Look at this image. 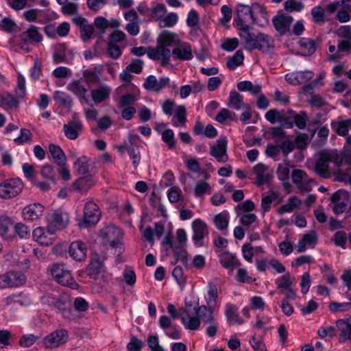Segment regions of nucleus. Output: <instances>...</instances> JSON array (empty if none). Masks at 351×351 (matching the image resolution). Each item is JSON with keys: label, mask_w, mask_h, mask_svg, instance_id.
Instances as JSON below:
<instances>
[{"label": "nucleus", "mask_w": 351, "mask_h": 351, "mask_svg": "<svg viewBox=\"0 0 351 351\" xmlns=\"http://www.w3.org/2000/svg\"><path fill=\"white\" fill-rule=\"evenodd\" d=\"M178 21V14L175 12H170L167 15H164L159 21L158 25L161 27H172L177 24Z\"/></svg>", "instance_id": "nucleus-64"}, {"label": "nucleus", "mask_w": 351, "mask_h": 351, "mask_svg": "<svg viewBox=\"0 0 351 351\" xmlns=\"http://www.w3.org/2000/svg\"><path fill=\"white\" fill-rule=\"evenodd\" d=\"M118 94H121L117 104L118 107L133 106L139 99L140 90L132 83L123 84L117 88Z\"/></svg>", "instance_id": "nucleus-2"}, {"label": "nucleus", "mask_w": 351, "mask_h": 351, "mask_svg": "<svg viewBox=\"0 0 351 351\" xmlns=\"http://www.w3.org/2000/svg\"><path fill=\"white\" fill-rule=\"evenodd\" d=\"M228 140L226 136H221L215 145L210 147V154L217 162H226L228 160L227 154Z\"/></svg>", "instance_id": "nucleus-14"}, {"label": "nucleus", "mask_w": 351, "mask_h": 351, "mask_svg": "<svg viewBox=\"0 0 351 351\" xmlns=\"http://www.w3.org/2000/svg\"><path fill=\"white\" fill-rule=\"evenodd\" d=\"M237 217L239 218L240 223L245 227L250 226L256 220V216L252 212H239L237 211Z\"/></svg>", "instance_id": "nucleus-63"}, {"label": "nucleus", "mask_w": 351, "mask_h": 351, "mask_svg": "<svg viewBox=\"0 0 351 351\" xmlns=\"http://www.w3.org/2000/svg\"><path fill=\"white\" fill-rule=\"evenodd\" d=\"M215 310L216 308L205 305L194 308L195 315L199 318L200 322L204 324H208L215 320L213 313Z\"/></svg>", "instance_id": "nucleus-37"}, {"label": "nucleus", "mask_w": 351, "mask_h": 351, "mask_svg": "<svg viewBox=\"0 0 351 351\" xmlns=\"http://www.w3.org/2000/svg\"><path fill=\"white\" fill-rule=\"evenodd\" d=\"M317 234L314 230L304 234L298 242V252L301 253L305 252L307 248H313L317 244Z\"/></svg>", "instance_id": "nucleus-29"}, {"label": "nucleus", "mask_w": 351, "mask_h": 351, "mask_svg": "<svg viewBox=\"0 0 351 351\" xmlns=\"http://www.w3.org/2000/svg\"><path fill=\"white\" fill-rule=\"evenodd\" d=\"M47 218L48 228L54 232L66 227L69 221V214L60 210L48 214Z\"/></svg>", "instance_id": "nucleus-9"}, {"label": "nucleus", "mask_w": 351, "mask_h": 351, "mask_svg": "<svg viewBox=\"0 0 351 351\" xmlns=\"http://www.w3.org/2000/svg\"><path fill=\"white\" fill-rule=\"evenodd\" d=\"M248 104H245L243 97L237 91H231L229 95L228 106L236 110H240Z\"/></svg>", "instance_id": "nucleus-49"}, {"label": "nucleus", "mask_w": 351, "mask_h": 351, "mask_svg": "<svg viewBox=\"0 0 351 351\" xmlns=\"http://www.w3.org/2000/svg\"><path fill=\"white\" fill-rule=\"evenodd\" d=\"M12 225V219L4 215L0 216V236L7 239L14 237L10 233V227Z\"/></svg>", "instance_id": "nucleus-51"}, {"label": "nucleus", "mask_w": 351, "mask_h": 351, "mask_svg": "<svg viewBox=\"0 0 351 351\" xmlns=\"http://www.w3.org/2000/svg\"><path fill=\"white\" fill-rule=\"evenodd\" d=\"M86 251V245L80 241L71 243L69 248V255L77 261H82L85 259Z\"/></svg>", "instance_id": "nucleus-31"}, {"label": "nucleus", "mask_w": 351, "mask_h": 351, "mask_svg": "<svg viewBox=\"0 0 351 351\" xmlns=\"http://www.w3.org/2000/svg\"><path fill=\"white\" fill-rule=\"evenodd\" d=\"M225 315L230 323L240 325L244 322L243 319L237 313L236 307L231 304H226Z\"/></svg>", "instance_id": "nucleus-53"}, {"label": "nucleus", "mask_w": 351, "mask_h": 351, "mask_svg": "<svg viewBox=\"0 0 351 351\" xmlns=\"http://www.w3.org/2000/svg\"><path fill=\"white\" fill-rule=\"evenodd\" d=\"M236 11L237 19L234 20V25L248 24L250 21H252L254 4L249 6L239 3L237 5Z\"/></svg>", "instance_id": "nucleus-18"}, {"label": "nucleus", "mask_w": 351, "mask_h": 351, "mask_svg": "<svg viewBox=\"0 0 351 351\" xmlns=\"http://www.w3.org/2000/svg\"><path fill=\"white\" fill-rule=\"evenodd\" d=\"M119 25V21L115 19H111L108 21L103 16H97L94 20V25L101 33H104L108 27L117 28Z\"/></svg>", "instance_id": "nucleus-43"}, {"label": "nucleus", "mask_w": 351, "mask_h": 351, "mask_svg": "<svg viewBox=\"0 0 351 351\" xmlns=\"http://www.w3.org/2000/svg\"><path fill=\"white\" fill-rule=\"evenodd\" d=\"M65 136L70 140L76 139L82 131V125L80 121H71L64 125Z\"/></svg>", "instance_id": "nucleus-41"}, {"label": "nucleus", "mask_w": 351, "mask_h": 351, "mask_svg": "<svg viewBox=\"0 0 351 351\" xmlns=\"http://www.w3.org/2000/svg\"><path fill=\"white\" fill-rule=\"evenodd\" d=\"M5 302L7 305L17 304L22 306H28L32 304L30 297L23 293L12 294L5 299Z\"/></svg>", "instance_id": "nucleus-38"}, {"label": "nucleus", "mask_w": 351, "mask_h": 351, "mask_svg": "<svg viewBox=\"0 0 351 351\" xmlns=\"http://www.w3.org/2000/svg\"><path fill=\"white\" fill-rule=\"evenodd\" d=\"M26 281L23 274L19 272H8L0 275V288L16 287L23 285Z\"/></svg>", "instance_id": "nucleus-11"}, {"label": "nucleus", "mask_w": 351, "mask_h": 351, "mask_svg": "<svg viewBox=\"0 0 351 351\" xmlns=\"http://www.w3.org/2000/svg\"><path fill=\"white\" fill-rule=\"evenodd\" d=\"M67 339L68 334L66 330L61 329L56 330L47 336L44 339V343L46 346L55 348L64 344Z\"/></svg>", "instance_id": "nucleus-23"}, {"label": "nucleus", "mask_w": 351, "mask_h": 351, "mask_svg": "<svg viewBox=\"0 0 351 351\" xmlns=\"http://www.w3.org/2000/svg\"><path fill=\"white\" fill-rule=\"evenodd\" d=\"M134 137H138V136H129V141L131 143V146L128 148V153L130 156V158L132 160V165L134 169L137 168L141 161V154L140 150L138 146L134 145L133 141H134Z\"/></svg>", "instance_id": "nucleus-48"}, {"label": "nucleus", "mask_w": 351, "mask_h": 351, "mask_svg": "<svg viewBox=\"0 0 351 351\" xmlns=\"http://www.w3.org/2000/svg\"><path fill=\"white\" fill-rule=\"evenodd\" d=\"M212 186L206 181H198L193 187V195L198 199H202L206 195H210L212 192Z\"/></svg>", "instance_id": "nucleus-44"}, {"label": "nucleus", "mask_w": 351, "mask_h": 351, "mask_svg": "<svg viewBox=\"0 0 351 351\" xmlns=\"http://www.w3.org/2000/svg\"><path fill=\"white\" fill-rule=\"evenodd\" d=\"M171 56L176 60H191L193 58L192 47L189 43L180 40L176 47H173Z\"/></svg>", "instance_id": "nucleus-15"}, {"label": "nucleus", "mask_w": 351, "mask_h": 351, "mask_svg": "<svg viewBox=\"0 0 351 351\" xmlns=\"http://www.w3.org/2000/svg\"><path fill=\"white\" fill-rule=\"evenodd\" d=\"M217 297L218 291L217 286L214 284H209L207 293L205 295L207 306L217 309L219 306V303L217 301Z\"/></svg>", "instance_id": "nucleus-47"}, {"label": "nucleus", "mask_w": 351, "mask_h": 351, "mask_svg": "<svg viewBox=\"0 0 351 351\" xmlns=\"http://www.w3.org/2000/svg\"><path fill=\"white\" fill-rule=\"evenodd\" d=\"M341 7L343 10H351V0H339L327 5L326 11L329 14L336 12Z\"/></svg>", "instance_id": "nucleus-58"}, {"label": "nucleus", "mask_w": 351, "mask_h": 351, "mask_svg": "<svg viewBox=\"0 0 351 351\" xmlns=\"http://www.w3.org/2000/svg\"><path fill=\"white\" fill-rule=\"evenodd\" d=\"M339 156L337 152H324L319 154V157L315 165V171L323 178H328L330 174H337L339 180H344L351 184V175L341 169Z\"/></svg>", "instance_id": "nucleus-1"}, {"label": "nucleus", "mask_w": 351, "mask_h": 351, "mask_svg": "<svg viewBox=\"0 0 351 351\" xmlns=\"http://www.w3.org/2000/svg\"><path fill=\"white\" fill-rule=\"evenodd\" d=\"M260 27H265L269 23V16L265 8L258 3L254 4L252 21Z\"/></svg>", "instance_id": "nucleus-34"}, {"label": "nucleus", "mask_w": 351, "mask_h": 351, "mask_svg": "<svg viewBox=\"0 0 351 351\" xmlns=\"http://www.w3.org/2000/svg\"><path fill=\"white\" fill-rule=\"evenodd\" d=\"M182 311L180 318L184 328L190 330H198L200 326L199 318L196 315H193L186 308Z\"/></svg>", "instance_id": "nucleus-30"}, {"label": "nucleus", "mask_w": 351, "mask_h": 351, "mask_svg": "<svg viewBox=\"0 0 351 351\" xmlns=\"http://www.w3.org/2000/svg\"><path fill=\"white\" fill-rule=\"evenodd\" d=\"M336 326L339 331V341L351 342V317L337 320Z\"/></svg>", "instance_id": "nucleus-27"}, {"label": "nucleus", "mask_w": 351, "mask_h": 351, "mask_svg": "<svg viewBox=\"0 0 351 351\" xmlns=\"http://www.w3.org/2000/svg\"><path fill=\"white\" fill-rule=\"evenodd\" d=\"M302 204V201L295 196L290 197L287 202L282 205L278 210L279 215L291 213Z\"/></svg>", "instance_id": "nucleus-55"}, {"label": "nucleus", "mask_w": 351, "mask_h": 351, "mask_svg": "<svg viewBox=\"0 0 351 351\" xmlns=\"http://www.w3.org/2000/svg\"><path fill=\"white\" fill-rule=\"evenodd\" d=\"M81 176L73 184L79 191H85L95 184L97 179L93 175L85 174Z\"/></svg>", "instance_id": "nucleus-46"}, {"label": "nucleus", "mask_w": 351, "mask_h": 351, "mask_svg": "<svg viewBox=\"0 0 351 351\" xmlns=\"http://www.w3.org/2000/svg\"><path fill=\"white\" fill-rule=\"evenodd\" d=\"M101 211L99 206L93 202H87L84 208L83 219L79 223L80 228H86L95 225L99 220Z\"/></svg>", "instance_id": "nucleus-5"}, {"label": "nucleus", "mask_w": 351, "mask_h": 351, "mask_svg": "<svg viewBox=\"0 0 351 351\" xmlns=\"http://www.w3.org/2000/svg\"><path fill=\"white\" fill-rule=\"evenodd\" d=\"M111 92L110 86L103 84L90 90L91 100L95 104H100L110 97Z\"/></svg>", "instance_id": "nucleus-28"}, {"label": "nucleus", "mask_w": 351, "mask_h": 351, "mask_svg": "<svg viewBox=\"0 0 351 351\" xmlns=\"http://www.w3.org/2000/svg\"><path fill=\"white\" fill-rule=\"evenodd\" d=\"M243 60L244 56L243 51L237 50L232 57L228 58L226 66L228 69L234 71L243 64Z\"/></svg>", "instance_id": "nucleus-56"}, {"label": "nucleus", "mask_w": 351, "mask_h": 351, "mask_svg": "<svg viewBox=\"0 0 351 351\" xmlns=\"http://www.w3.org/2000/svg\"><path fill=\"white\" fill-rule=\"evenodd\" d=\"M220 264L223 267L233 271L240 265V261L234 254L223 250L217 252Z\"/></svg>", "instance_id": "nucleus-24"}, {"label": "nucleus", "mask_w": 351, "mask_h": 351, "mask_svg": "<svg viewBox=\"0 0 351 351\" xmlns=\"http://www.w3.org/2000/svg\"><path fill=\"white\" fill-rule=\"evenodd\" d=\"M239 30V35L241 37L244 47L249 49L248 43L253 40L254 34L251 32V27L249 24L234 25Z\"/></svg>", "instance_id": "nucleus-45"}, {"label": "nucleus", "mask_w": 351, "mask_h": 351, "mask_svg": "<svg viewBox=\"0 0 351 351\" xmlns=\"http://www.w3.org/2000/svg\"><path fill=\"white\" fill-rule=\"evenodd\" d=\"M193 132L195 135L204 136L209 138H214L218 134L217 129L213 125L208 124L204 128V125L199 121H197L195 123Z\"/></svg>", "instance_id": "nucleus-36"}, {"label": "nucleus", "mask_w": 351, "mask_h": 351, "mask_svg": "<svg viewBox=\"0 0 351 351\" xmlns=\"http://www.w3.org/2000/svg\"><path fill=\"white\" fill-rule=\"evenodd\" d=\"M339 156V162L341 165L343 162L350 165L351 169V135L346 137V144L341 152H337Z\"/></svg>", "instance_id": "nucleus-52"}, {"label": "nucleus", "mask_w": 351, "mask_h": 351, "mask_svg": "<svg viewBox=\"0 0 351 351\" xmlns=\"http://www.w3.org/2000/svg\"><path fill=\"white\" fill-rule=\"evenodd\" d=\"M151 221V217L147 214H143L141 223L139 225V229L142 232L144 238L149 243L154 242V233L153 230L149 226V223Z\"/></svg>", "instance_id": "nucleus-42"}, {"label": "nucleus", "mask_w": 351, "mask_h": 351, "mask_svg": "<svg viewBox=\"0 0 351 351\" xmlns=\"http://www.w3.org/2000/svg\"><path fill=\"white\" fill-rule=\"evenodd\" d=\"M87 274L92 279L97 280L101 278L104 280H106L109 276L106 272V267L103 262L97 255L92 257L87 268Z\"/></svg>", "instance_id": "nucleus-10"}, {"label": "nucleus", "mask_w": 351, "mask_h": 351, "mask_svg": "<svg viewBox=\"0 0 351 351\" xmlns=\"http://www.w3.org/2000/svg\"><path fill=\"white\" fill-rule=\"evenodd\" d=\"M54 233L55 232L48 227L47 229L37 227L33 230L32 237L38 243L48 246L51 245L55 239Z\"/></svg>", "instance_id": "nucleus-17"}, {"label": "nucleus", "mask_w": 351, "mask_h": 351, "mask_svg": "<svg viewBox=\"0 0 351 351\" xmlns=\"http://www.w3.org/2000/svg\"><path fill=\"white\" fill-rule=\"evenodd\" d=\"M53 307L58 311L63 317L68 319L75 318V311L71 306V301L67 295L58 296Z\"/></svg>", "instance_id": "nucleus-16"}, {"label": "nucleus", "mask_w": 351, "mask_h": 351, "mask_svg": "<svg viewBox=\"0 0 351 351\" xmlns=\"http://www.w3.org/2000/svg\"><path fill=\"white\" fill-rule=\"evenodd\" d=\"M276 175L278 179L281 182V184L287 192L291 193L292 192V186L290 183V165L288 162L280 163L278 165L276 170Z\"/></svg>", "instance_id": "nucleus-21"}, {"label": "nucleus", "mask_w": 351, "mask_h": 351, "mask_svg": "<svg viewBox=\"0 0 351 351\" xmlns=\"http://www.w3.org/2000/svg\"><path fill=\"white\" fill-rule=\"evenodd\" d=\"M49 152L58 165L66 164V156L62 148L55 144H50L49 146Z\"/></svg>", "instance_id": "nucleus-50"}, {"label": "nucleus", "mask_w": 351, "mask_h": 351, "mask_svg": "<svg viewBox=\"0 0 351 351\" xmlns=\"http://www.w3.org/2000/svg\"><path fill=\"white\" fill-rule=\"evenodd\" d=\"M292 182L302 192L310 191L314 184L313 179L310 178L303 170L295 169L291 173Z\"/></svg>", "instance_id": "nucleus-8"}, {"label": "nucleus", "mask_w": 351, "mask_h": 351, "mask_svg": "<svg viewBox=\"0 0 351 351\" xmlns=\"http://www.w3.org/2000/svg\"><path fill=\"white\" fill-rule=\"evenodd\" d=\"M300 53L302 56H308L315 51V45L312 40L301 38L299 41Z\"/></svg>", "instance_id": "nucleus-61"}, {"label": "nucleus", "mask_w": 351, "mask_h": 351, "mask_svg": "<svg viewBox=\"0 0 351 351\" xmlns=\"http://www.w3.org/2000/svg\"><path fill=\"white\" fill-rule=\"evenodd\" d=\"M147 55L151 60H160L162 66L169 64L171 53L169 49L161 45L154 47H149Z\"/></svg>", "instance_id": "nucleus-12"}, {"label": "nucleus", "mask_w": 351, "mask_h": 351, "mask_svg": "<svg viewBox=\"0 0 351 351\" xmlns=\"http://www.w3.org/2000/svg\"><path fill=\"white\" fill-rule=\"evenodd\" d=\"M21 38L25 43H40L43 40V36L40 33L38 27L30 25L25 32L21 34Z\"/></svg>", "instance_id": "nucleus-39"}, {"label": "nucleus", "mask_w": 351, "mask_h": 351, "mask_svg": "<svg viewBox=\"0 0 351 351\" xmlns=\"http://www.w3.org/2000/svg\"><path fill=\"white\" fill-rule=\"evenodd\" d=\"M332 128L339 136H345L351 130V119L337 121L332 123Z\"/></svg>", "instance_id": "nucleus-57"}, {"label": "nucleus", "mask_w": 351, "mask_h": 351, "mask_svg": "<svg viewBox=\"0 0 351 351\" xmlns=\"http://www.w3.org/2000/svg\"><path fill=\"white\" fill-rule=\"evenodd\" d=\"M51 273L53 278L59 284L74 290L79 288V285L71 276V272L65 269L63 265L54 264L51 267Z\"/></svg>", "instance_id": "nucleus-4"}, {"label": "nucleus", "mask_w": 351, "mask_h": 351, "mask_svg": "<svg viewBox=\"0 0 351 351\" xmlns=\"http://www.w3.org/2000/svg\"><path fill=\"white\" fill-rule=\"evenodd\" d=\"M180 39L176 33H173L167 30L162 31L157 38L158 45H161L165 47H176Z\"/></svg>", "instance_id": "nucleus-35"}, {"label": "nucleus", "mask_w": 351, "mask_h": 351, "mask_svg": "<svg viewBox=\"0 0 351 351\" xmlns=\"http://www.w3.org/2000/svg\"><path fill=\"white\" fill-rule=\"evenodd\" d=\"M173 117L171 119L173 126L176 128L185 127L186 122V111L184 106H178L176 108Z\"/></svg>", "instance_id": "nucleus-40"}, {"label": "nucleus", "mask_w": 351, "mask_h": 351, "mask_svg": "<svg viewBox=\"0 0 351 351\" xmlns=\"http://www.w3.org/2000/svg\"><path fill=\"white\" fill-rule=\"evenodd\" d=\"M265 119L271 124L280 123L283 128L291 129L293 127V123L280 110L270 109L265 114Z\"/></svg>", "instance_id": "nucleus-19"}, {"label": "nucleus", "mask_w": 351, "mask_h": 351, "mask_svg": "<svg viewBox=\"0 0 351 351\" xmlns=\"http://www.w3.org/2000/svg\"><path fill=\"white\" fill-rule=\"evenodd\" d=\"M66 88L73 93L81 102L88 104L90 101L88 95V87L81 79L72 81L67 85Z\"/></svg>", "instance_id": "nucleus-13"}, {"label": "nucleus", "mask_w": 351, "mask_h": 351, "mask_svg": "<svg viewBox=\"0 0 351 351\" xmlns=\"http://www.w3.org/2000/svg\"><path fill=\"white\" fill-rule=\"evenodd\" d=\"M23 186V182L19 178L6 179L0 183V198H14L22 192Z\"/></svg>", "instance_id": "nucleus-3"}, {"label": "nucleus", "mask_w": 351, "mask_h": 351, "mask_svg": "<svg viewBox=\"0 0 351 351\" xmlns=\"http://www.w3.org/2000/svg\"><path fill=\"white\" fill-rule=\"evenodd\" d=\"M347 194L343 191H337L332 195V209L335 213H343L347 208L346 197Z\"/></svg>", "instance_id": "nucleus-33"}, {"label": "nucleus", "mask_w": 351, "mask_h": 351, "mask_svg": "<svg viewBox=\"0 0 351 351\" xmlns=\"http://www.w3.org/2000/svg\"><path fill=\"white\" fill-rule=\"evenodd\" d=\"M249 50L257 49L263 52L269 51L273 47L272 39L267 34H258L254 36L253 40L248 43Z\"/></svg>", "instance_id": "nucleus-20"}, {"label": "nucleus", "mask_w": 351, "mask_h": 351, "mask_svg": "<svg viewBox=\"0 0 351 351\" xmlns=\"http://www.w3.org/2000/svg\"><path fill=\"white\" fill-rule=\"evenodd\" d=\"M314 76V73L309 70L304 71H295L285 75L286 81L293 86L302 84L311 80Z\"/></svg>", "instance_id": "nucleus-22"}, {"label": "nucleus", "mask_w": 351, "mask_h": 351, "mask_svg": "<svg viewBox=\"0 0 351 351\" xmlns=\"http://www.w3.org/2000/svg\"><path fill=\"white\" fill-rule=\"evenodd\" d=\"M292 21V16L287 14L276 16L273 19L274 25L276 29L280 34H285L289 30Z\"/></svg>", "instance_id": "nucleus-32"}, {"label": "nucleus", "mask_w": 351, "mask_h": 351, "mask_svg": "<svg viewBox=\"0 0 351 351\" xmlns=\"http://www.w3.org/2000/svg\"><path fill=\"white\" fill-rule=\"evenodd\" d=\"M252 171L255 176V182L258 186H262L271 179V173L269 168L261 162L256 164L253 167Z\"/></svg>", "instance_id": "nucleus-25"}, {"label": "nucleus", "mask_w": 351, "mask_h": 351, "mask_svg": "<svg viewBox=\"0 0 351 351\" xmlns=\"http://www.w3.org/2000/svg\"><path fill=\"white\" fill-rule=\"evenodd\" d=\"M101 234L108 239L110 245L115 249V252L119 253L121 252L123 233L121 228L114 226H108L101 230Z\"/></svg>", "instance_id": "nucleus-6"}, {"label": "nucleus", "mask_w": 351, "mask_h": 351, "mask_svg": "<svg viewBox=\"0 0 351 351\" xmlns=\"http://www.w3.org/2000/svg\"><path fill=\"white\" fill-rule=\"evenodd\" d=\"M2 105L1 108L8 110L15 108L18 106V101L14 96L9 93L2 94Z\"/></svg>", "instance_id": "nucleus-62"}, {"label": "nucleus", "mask_w": 351, "mask_h": 351, "mask_svg": "<svg viewBox=\"0 0 351 351\" xmlns=\"http://www.w3.org/2000/svg\"><path fill=\"white\" fill-rule=\"evenodd\" d=\"M150 16L155 21L159 23L167 12L166 7L162 3H156L149 10Z\"/></svg>", "instance_id": "nucleus-60"}, {"label": "nucleus", "mask_w": 351, "mask_h": 351, "mask_svg": "<svg viewBox=\"0 0 351 351\" xmlns=\"http://www.w3.org/2000/svg\"><path fill=\"white\" fill-rule=\"evenodd\" d=\"M229 220V213L227 210H223L214 217V224L217 230L223 231L227 229Z\"/></svg>", "instance_id": "nucleus-54"}, {"label": "nucleus", "mask_w": 351, "mask_h": 351, "mask_svg": "<svg viewBox=\"0 0 351 351\" xmlns=\"http://www.w3.org/2000/svg\"><path fill=\"white\" fill-rule=\"evenodd\" d=\"M70 51L65 45H60L53 55V61L55 64L62 62L69 63V58L66 56V52Z\"/></svg>", "instance_id": "nucleus-59"}, {"label": "nucleus", "mask_w": 351, "mask_h": 351, "mask_svg": "<svg viewBox=\"0 0 351 351\" xmlns=\"http://www.w3.org/2000/svg\"><path fill=\"white\" fill-rule=\"evenodd\" d=\"M193 230L192 240L195 247L204 245V239L208 237V228L206 223L201 219H195L191 223Z\"/></svg>", "instance_id": "nucleus-7"}, {"label": "nucleus", "mask_w": 351, "mask_h": 351, "mask_svg": "<svg viewBox=\"0 0 351 351\" xmlns=\"http://www.w3.org/2000/svg\"><path fill=\"white\" fill-rule=\"evenodd\" d=\"M44 212V206L39 203H34L25 206L22 215L25 220L33 221L38 219Z\"/></svg>", "instance_id": "nucleus-26"}]
</instances>
